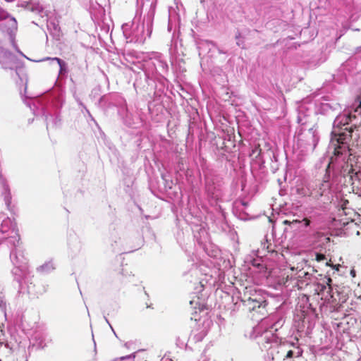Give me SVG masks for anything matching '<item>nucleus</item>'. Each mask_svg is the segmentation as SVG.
Here are the masks:
<instances>
[{"mask_svg": "<svg viewBox=\"0 0 361 361\" xmlns=\"http://www.w3.org/2000/svg\"><path fill=\"white\" fill-rule=\"evenodd\" d=\"M357 118L355 114L348 110L337 116L333 123L331 145L334 147V154L336 157L349 156L348 142L353 136L354 121Z\"/></svg>", "mask_w": 361, "mask_h": 361, "instance_id": "obj_1", "label": "nucleus"}, {"mask_svg": "<svg viewBox=\"0 0 361 361\" xmlns=\"http://www.w3.org/2000/svg\"><path fill=\"white\" fill-rule=\"evenodd\" d=\"M16 63V58L13 54L4 47L0 48V63L4 69H13Z\"/></svg>", "mask_w": 361, "mask_h": 361, "instance_id": "obj_14", "label": "nucleus"}, {"mask_svg": "<svg viewBox=\"0 0 361 361\" xmlns=\"http://www.w3.org/2000/svg\"><path fill=\"white\" fill-rule=\"evenodd\" d=\"M283 224L288 225L290 230L295 232V235L300 238H305L312 231L311 221L307 218H303L302 220H285Z\"/></svg>", "mask_w": 361, "mask_h": 361, "instance_id": "obj_10", "label": "nucleus"}, {"mask_svg": "<svg viewBox=\"0 0 361 361\" xmlns=\"http://www.w3.org/2000/svg\"><path fill=\"white\" fill-rule=\"evenodd\" d=\"M155 10L156 3L151 2L142 18L136 15L131 23L122 25L123 33L128 42L142 44L151 36Z\"/></svg>", "mask_w": 361, "mask_h": 361, "instance_id": "obj_2", "label": "nucleus"}, {"mask_svg": "<svg viewBox=\"0 0 361 361\" xmlns=\"http://www.w3.org/2000/svg\"><path fill=\"white\" fill-rule=\"evenodd\" d=\"M125 346H126V348H128V343H125Z\"/></svg>", "mask_w": 361, "mask_h": 361, "instance_id": "obj_39", "label": "nucleus"}, {"mask_svg": "<svg viewBox=\"0 0 361 361\" xmlns=\"http://www.w3.org/2000/svg\"><path fill=\"white\" fill-rule=\"evenodd\" d=\"M1 47L0 46V48H1Z\"/></svg>", "mask_w": 361, "mask_h": 361, "instance_id": "obj_42", "label": "nucleus"}, {"mask_svg": "<svg viewBox=\"0 0 361 361\" xmlns=\"http://www.w3.org/2000/svg\"><path fill=\"white\" fill-rule=\"evenodd\" d=\"M8 191V185L5 179L0 175V196L5 195Z\"/></svg>", "mask_w": 361, "mask_h": 361, "instance_id": "obj_22", "label": "nucleus"}, {"mask_svg": "<svg viewBox=\"0 0 361 361\" xmlns=\"http://www.w3.org/2000/svg\"><path fill=\"white\" fill-rule=\"evenodd\" d=\"M317 260H320V256L319 255H317Z\"/></svg>", "mask_w": 361, "mask_h": 361, "instance_id": "obj_38", "label": "nucleus"}, {"mask_svg": "<svg viewBox=\"0 0 361 361\" xmlns=\"http://www.w3.org/2000/svg\"><path fill=\"white\" fill-rule=\"evenodd\" d=\"M53 27L55 31H59V27L56 24L53 23Z\"/></svg>", "mask_w": 361, "mask_h": 361, "instance_id": "obj_35", "label": "nucleus"}, {"mask_svg": "<svg viewBox=\"0 0 361 361\" xmlns=\"http://www.w3.org/2000/svg\"><path fill=\"white\" fill-rule=\"evenodd\" d=\"M11 274L14 281L18 283L19 292H27L30 295L34 294L32 288L34 285L30 282L27 284V288H25L23 283H28L29 270L27 265H17L13 267L11 270Z\"/></svg>", "mask_w": 361, "mask_h": 361, "instance_id": "obj_9", "label": "nucleus"}, {"mask_svg": "<svg viewBox=\"0 0 361 361\" xmlns=\"http://www.w3.org/2000/svg\"><path fill=\"white\" fill-rule=\"evenodd\" d=\"M353 63V60L350 59L348 61H346L343 65V70H345L347 69L348 66H350V64H351Z\"/></svg>", "mask_w": 361, "mask_h": 361, "instance_id": "obj_33", "label": "nucleus"}, {"mask_svg": "<svg viewBox=\"0 0 361 361\" xmlns=\"http://www.w3.org/2000/svg\"><path fill=\"white\" fill-rule=\"evenodd\" d=\"M302 350L299 347H295L293 350H289L286 356L285 360L290 359L293 357H298L302 355Z\"/></svg>", "mask_w": 361, "mask_h": 361, "instance_id": "obj_21", "label": "nucleus"}, {"mask_svg": "<svg viewBox=\"0 0 361 361\" xmlns=\"http://www.w3.org/2000/svg\"><path fill=\"white\" fill-rule=\"evenodd\" d=\"M260 152H261V149H260L259 147H255V148L253 149L252 151V154H257V156H258V155H259Z\"/></svg>", "mask_w": 361, "mask_h": 361, "instance_id": "obj_32", "label": "nucleus"}, {"mask_svg": "<svg viewBox=\"0 0 361 361\" xmlns=\"http://www.w3.org/2000/svg\"><path fill=\"white\" fill-rule=\"evenodd\" d=\"M49 61L51 62V63L56 62L60 68L59 73H62L66 66V62L57 57H54V58L47 57L42 60H39V61Z\"/></svg>", "mask_w": 361, "mask_h": 361, "instance_id": "obj_18", "label": "nucleus"}, {"mask_svg": "<svg viewBox=\"0 0 361 361\" xmlns=\"http://www.w3.org/2000/svg\"><path fill=\"white\" fill-rule=\"evenodd\" d=\"M205 190L209 196L217 197L222 183L221 177L216 173H209L204 176Z\"/></svg>", "mask_w": 361, "mask_h": 361, "instance_id": "obj_12", "label": "nucleus"}, {"mask_svg": "<svg viewBox=\"0 0 361 361\" xmlns=\"http://www.w3.org/2000/svg\"><path fill=\"white\" fill-rule=\"evenodd\" d=\"M54 269V264L51 261H49L37 267V270L43 274L49 273Z\"/></svg>", "mask_w": 361, "mask_h": 361, "instance_id": "obj_19", "label": "nucleus"}, {"mask_svg": "<svg viewBox=\"0 0 361 361\" xmlns=\"http://www.w3.org/2000/svg\"><path fill=\"white\" fill-rule=\"evenodd\" d=\"M0 240L8 246H16L20 243V235L16 223L4 214H0Z\"/></svg>", "mask_w": 361, "mask_h": 361, "instance_id": "obj_7", "label": "nucleus"}, {"mask_svg": "<svg viewBox=\"0 0 361 361\" xmlns=\"http://www.w3.org/2000/svg\"><path fill=\"white\" fill-rule=\"evenodd\" d=\"M331 282L332 279L330 277L325 276L321 282L315 284V292L321 296V299L324 300V303L326 304H332L336 300L334 298Z\"/></svg>", "mask_w": 361, "mask_h": 361, "instance_id": "obj_11", "label": "nucleus"}, {"mask_svg": "<svg viewBox=\"0 0 361 361\" xmlns=\"http://www.w3.org/2000/svg\"><path fill=\"white\" fill-rule=\"evenodd\" d=\"M207 334V331L204 329L201 330L198 333H196L193 336V340L195 342H200L202 341V339L206 336Z\"/></svg>", "mask_w": 361, "mask_h": 361, "instance_id": "obj_23", "label": "nucleus"}, {"mask_svg": "<svg viewBox=\"0 0 361 361\" xmlns=\"http://www.w3.org/2000/svg\"><path fill=\"white\" fill-rule=\"evenodd\" d=\"M306 122V120H305L304 118L302 117L300 113H299V115L298 116V123L301 125H304Z\"/></svg>", "mask_w": 361, "mask_h": 361, "instance_id": "obj_30", "label": "nucleus"}, {"mask_svg": "<svg viewBox=\"0 0 361 361\" xmlns=\"http://www.w3.org/2000/svg\"><path fill=\"white\" fill-rule=\"evenodd\" d=\"M104 319H105V321H106V322L109 324V326H110L111 329H112V331H114V329H113V328H112V326H111V324H109V322L108 319H107L106 317H104ZM114 334L116 335V333H115V332H114Z\"/></svg>", "mask_w": 361, "mask_h": 361, "instance_id": "obj_34", "label": "nucleus"}, {"mask_svg": "<svg viewBox=\"0 0 361 361\" xmlns=\"http://www.w3.org/2000/svg\"><path fill=\"white\" fill-rule=\"evenodd\" d=\"M38 345H39V347H41V348H44V347L45 346V344H44V343H42V341H39V342L38 343Z\"/></svg>", "mask_w": 361, "mask_h": 361, "instance_id": "obj_36", "label": "nucleus"}, {"mask_svg": "<svg viewBox=\"0 0 361 361\" xmlns=\"http://www.w3.org/2000/svg\"><path fill=\"white\" fill-rule=\"evenodd\" d=\"M283 323L284 321L279 319L268 328V320L262 319L257 326L254 327L252 336L257 340V343L262 348L268 349L271 344L278 343V336L274 334V331H277L282 327Z\"/></svg>", "mask_w": 361, "mask_h": 361, "instance_id": "obj_3", "label": "nucleus"}, {"mask_svg": "<svg viewBox=\"0 0 361 361\" xmlns=\"http://www.w3.org/2000/svg\"><path fill=\"white\" fill-rule=\"evenodd\" d=\"M161 177H162L163 180H165V182H166V185H167L169 188H171L172 182L171 181L170 183H169V180H168V179L166 178V175L162 174V175H161Z\"/></svg>", "mask_w": 361, "mask_h": 361, "instance_id": "obj_31", "label": "nucleus"}, {"mask_svg": "<svg viewBox=\"0 0 361 361\" xmlns=\"http://www.w3.org/2000/svg\"><path fill=\"white\" fill-rule=\"evenodd\" d=\"M348 111H352L353 115L355 114L357 116V118L354 121V123L357 125L358 121L361 123V101L359 99L355 101Z\"/></svg>", "mask_w": 361, "mask_h": 361, "instance_id": "obj_16", "label": "nucleus"}, {"mask_svg": "<svg viewBox=\"0 0 361 361\" xmlns=\"http://www.w3.org/2000/svg\"><path fill=\"white\" fill-rule=\"evenodd\" d=\"M118 114L121 117V118L123 119L125 122H126V118L128 117V111L126 105L121 106L120 107Z\"/></svg>", "mask_w": 361, "mask_h": 361, "instance_id": "obj_25", "label": "nucleus"}, {"mask_svg": "<svg viewBox=\"0 0 361 361\" xmlns=\"http://www.w3.org/2000/svg\"><path fill=\"white\" fill-rule=\"evenodd\" d=\"M86 111L88 113V114L90 115L89 110H87V109H86Z\"/></svg>", "mask_w": 361, "mask_h": 361, "instance_id": "obj_40", "label": "nucleus"}, {"mask_svg": "<svg viewBox=\"0 0 361 361\" xmlns=\"http://www.w3.org/2000/svg\"><path fill=\"white\" fill-rule=\"evenodd\" d=\"M31 4H32V0H25V1H23L20 4V6L24 8H26V9H28L30 11Z\"/></svg>", "mask_w": 361, "mask_h": 361, "instance_id": "obj_29", "label": "nucleus"}, {"mask_svg": "<svg viewBox=\"0 0 361 361\" xmlns=\"http://www.w3.org/2000/svg\"><path fill=\"white\" fill-rule=\"evenodd\" d=\"M142 66L147 80H159L169 71L166 61L164 56L159 52L146 54L143 57Z\"/></svg>", "mask_w": 361, "mask_h": 361, "instance_id": "obj_4", "label": "nucleus"}, {"mask_svg": "<svg viewBox=\"0 0 361 361\" xmlns=\"http://www.w3.org/2000/svg\"><path fill=\"white\" fill-rule=\"evenodd\" d=\"M349 203L347 200H341L338 204V207L341 208L343 212L346 214L345 210L348 209L347 204Z\"/></svg>", "mask_w": 361, "mask_h": 361, "instance_id": "obj_27", "label": "nucleus"}, {"mask_svg": "<svg viewBox=\"0 0 361 361\" xmlns=\"http://www.w3.org/2000/svg\"><path fill=\"white\" fill-rule=\"evenodd\" d=\"M307 192L306 195L311 196L317 200H320L325 203L329 201L332 197L331 183L330 182L329 175H326L322 180L309 183L307 185Z\"/></svg>", "mask_w": 361, "mask_h": 361, "instance_id": "obj_6", "label": "nucleus"}, {"mask_svg": "<svg viewBox=\"0 0 361 361\" xmlns=\"http://www.w3.org/2000/svg\"><path fill=\"white\" fill-rule=\"evenodd\" d=\"M243 302L244 306L246 307L250 312L257 311L264 314V312H262L264 310L267 303L263 298L252 295V297L243 300Z\"/></svg>", "mask_w": 361, "mask_h": 361, "instance_id": "obj_13", "label": "nucleus"}, {"mask_svg": "<svg viewBox=\"0 0 361 361\" xmlns=\"http://www.w3.org/2000/svg\"><path fill=\"white\" fill-rule=\"evenodd\" d=\"M17 27V21L13 17L8 15L4 11L1 13L0 31L3 33H6L9 36L10 41L13 47L20 55L25 57V56L18 49L15 42V35Z\"/></svg>", "mask_w": 361, "mask_h": 361, "instance_id": "obj_8", "label": "nucleus"}, {"mask_svg": "<svg viewBox=\"0 0 361 361\" xmlns=\"http://www.w3.org/2000/svg\"><path fill=\"white\" fill-rule=\"evenodd\" d=\"M6 307L7 304L5 300L4 295L1 293H0V311L4 313V314L6 315Z\"/></svg>", "mask_w": 361, "mask_h": 361, "instance_id": "obj_24", "label": "nucleus"}, {"mask_svg": "<svg viewBox=\"0 0 361 361\" xmlns=\"http://www.w3.org/2000/svg\"><path fill=\"white\" fill-rule=\"evenodd\" d=\"M43 116H44L47 128L49 126H56L60 123L61 119L58 115H52L44 113Z\"/></svg>", "mask_w": 361, "mask_h": 361, "instance_id": "obj_17", "label": "nucleus"}, {"mask_svg": "<svg viewBox=\"0 0 361 361\" xmlns=\"http://www.w3.org/2000/svg\"><path fill=\"white\" fill-rule=\"evenodd\" d=\"M237 44H238V46H240V42H237Z\"/></svg>", "mask_w": 361, "mask_h": 361, "instance_id": "obj_41", "label": "nucleus"}, {"mask_svg": "<svg viewBox=\"0 0 361 361\" xmlns=\"http://www.w3.org/2000/svg\"><path fill=\"white\" fill-rule=\"evenodd\" d=\"M302 274H303L304 276H305V275H307L308 274H307V273H306V272H302V273H301V274H300V275L298 276V277H300H300H302Z\"/></svg>", "mask_w": 361, "mask_h": 361, "instance_id": "obj_37", "label": "nucleus"}, {"mask_svg": "<svg viewBox=\"0 0 361 361\" xmlns=\"http://www.w3.org/2000/svg\"><path fill=\"white\" fill-rule=\"evenodd\" d=\"M30 11L32 12H34V13H36L37 14L42 16L44 13V7L39 3V1H32V0Z\"/></svg>", "mask_w": 361, "mask_h": 361, "instance_id": "obj_20", "label": "nucleus"}, {"mask_svg": "<svg viewBox=\"0 0 361 361\" xmlns=\"http://www.w3.org/2000/svg\"><path fill=\"white\" fill-rule=\"evenodd\" d=\"M19 245L16 246H9L11 248L10 259L13 267L17 265H27V262L25 257L23 251L18 247Z\"/></svg>", "mask_w": 361, "mask_h": 361, "instance_id": "obj_15", "label": "nucleus"}, {"mask_svg": "<svg viewBox=\"0 0 361 361\" xmlns=\"http://www.w3.org/2000/svg\"><path fill=\"white\" fill-rule=\"evenodd\" d=\"M353 126H354V130H353L354 135L357 137H360L361 136V123H360L359 125L354 123Z\"/></svg>", "mask_w": 361, "mask_h": 361, "instance_id": "obj_28", "label": "nucleus"}, {"mask_svg": "<svg viewBox=\"0 0 361 361\" xmlns=\"http://www.w3.org/2000/svg\"><path fill=\"white\" fill-rule=\"evenodd\" d=\"M135 355H136V353H132V354L128 355L122 356V357H116L113 361H123V360H130L134 361V359L135 357Z\"/></svg>", "mask_w": 361, "mask_h": 361, "instance_id": "obj_26", "label": "nucleus"}, {"mask_svg": "<svg viewBox=\"0 0 361 361\" xmlns=\"http://www.w3.org/2000/svg\"><path fill=\"white\" fill-rule=\"evenodd\" d=\"M319 140L316 129L313 128L307 130L301 129L297 135L296 144L293 146L294 153L299 159H302V157L314 150Z\"/></svg>", "mask_w": 361, "mask_h": 361, "instance_id": "obj_5", "label": "nucleus"}]
</instances>
